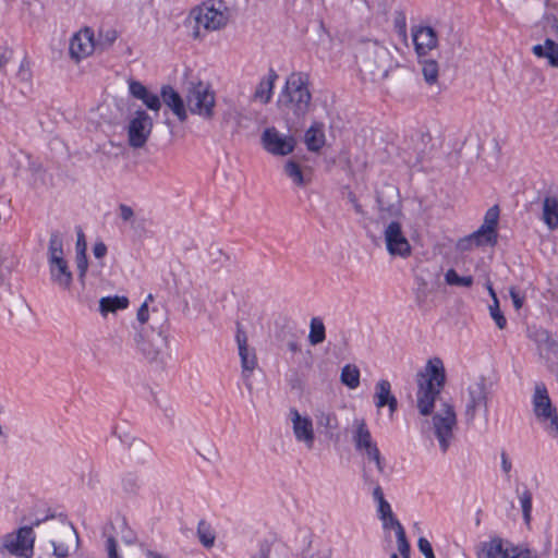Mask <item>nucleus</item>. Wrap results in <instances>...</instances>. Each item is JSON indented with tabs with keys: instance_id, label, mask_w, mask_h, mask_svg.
<instances>
[{
	"instance_id": "obj_1",
	"label": "nucleus",
	"mask_w": 558,
	"mask_h": 558,
	"mask_svg": "<svg viewBox=\"0 0 558 558\" xmlns=\"http://www.w3.org/2000/svg\"><path fill=\"white\" fill-rule=\"evenodd\" d=\"M355 56L361 72L374 82L386 78L389 71L397 65L390 49L376 39H361Z\"/></svg>"
},
{
	"instance_id": "obj_2",
	"label": "nucleus",
	"mask_w": 558,
	"mask_h": 558,
	"mask_svg": "<svg viewBox=\"0 0 558 558\" xmlns=\"http://www.w3.org/2000/svg\"><path fill=\"white\" fill-rule=\"evenodd\" d=\"M416 402L420 413L424 416L432 414L436 398L445 386L446 373L439 357L428 360L424 371L417 373Z\"/></svg>"
},
{
	"instance_id": "obj_3",
	"label": "nucleus",
	"mask_w": 558,
	"mask_h": 558,
	"mask_svg": "<svg viewBox=\"0 0 558 558\" xmlns=\"http://www.w3.org/2000/svg\"><path fill=\"white\" fill-rule=\"evenodd\" d=\"M311 101L307 75L302 72L292 73L286 82L279 104L300 119L308 112Z\"/></svg>"
},
{
	"instance_id": "obj_4",
	"label": "nucleus",
	"mask_w": 558,
	"mask_h": 558,
	"mask_svg": "<svg viewBox=\"0 0 558 558\" xmlns=\"http://www.w3.org/2000/svg\"><path fill=\"white\" fill-rule=\"evenodd\" d=\"M186 23L190 25L193 23L191 36L194 39H199L202 37L201 27L206 32H214L227 25L226 7L221 1L216 4L214 0H207L191 10Z\"/></svg>"
},
{
	"instance_id": "obj_5",
	"label": "nucleus",
	"mask_w": 558,
	"mask_h": 558,
	"mask_svg": "<svg viewBox=\"0 0 558 558\" xmlns=\"http://www.w3.org/2000/svg\"><path fill=\"white\" fill-rule=\"evenodd\" d=\"M477 558H538V555L526 544L515 545L508 539L494 536L489 541L481 543Z\"/></svg>"
},
{
	"instance_id": "obj_6",
	"label": "nucleus",
	"mask_w": 558,
	"mask_h": 558,
	"mask_svg": "<svg viewBox=\"0 0 558 558\" xmlns=\"http://www.w3.org/2000/svg\"><path fill=\"white\" fill-rule=\"evenodd\" d=\"M533 412L544 427V429L553 437L558 436V413L553 405L546 386L543 383L535 385L532 399Z\"/></svg>"
},
{
	"instance_id": "obj_7",
	"label": "nucleus",
	"mask_w": 558,
	"mask_h": 558,
	"mask_svg": "<svg viewBox=\"0 0 558 558\" xmlns=\"http://www.w3.org/2000/svg\"><path fill=\"white\" fill-rule=\"evenodd\" d=\"M48 531L53 536L51 544L53 554L58 558H65L70 549H75L78 545V535L74 526L63 518H51L47 525Z\"/></svg>"
},
{
	"instance_id": "obj_8",
	"label": "nucleus",
	"mask_w": 558,
	"mask_h": 558,
	"mask_svg": "<svg viewBox=\"0 0 558 558\" xmlns=\"http://www.w3.org/2000/svg\"><path fill=\"white\" fill-rule=\"evenodd\" d=\"M456 425L457 415L453 405L442 403L439 411L432 417V430L442 453H446L451 445Z\"/></svg>"
},
{
	"instance_id": "obj_9",
	"label": "nucleus",
	"mask_w": 558,
	"mask_h": 558,
	"mask_svg": "<svg viewBox=\"0 0 558 558\" xmlns=\"http://www.w3.org/2000/svg\"><path fill=\"white\" fill-rule=\"evenodd\" d=\"M464 416L466 424H472L480 411L487 420L488 416V389L483 377L472 383L464 397Z\"/></svg>"
},
{
	"instance_id": "obj_10",
	"label": "nucleus",
	"mask_w": 558,
	"mask_h": 558,
	"mask_svg": "<svg viewBox=\"0 0 558 558\" xmlns=\"http://www.w3.org/2000/svg\"><path fill=\"white\" fill-rule=\"evenodd\" d=\"M135 343L138 350L142 352L144 357L154 362L157 361L163 348L168 344V324L167 319H165L161 325L158 327V330L153 331L150 333L144 335L140 331L135 336Z\"/></svg>"
},
{
	"instance_id": "obj_11",
	"label": "nucleus",
	"mask_w": 558,
	"mask_h": 558,
	"mask_svg": "<svg viewBox=\"0 0 558 558\" xmlns=\"http://www.w3.org/2000/svg\"><path fill=\"white\" fill-rule=\"evenodd\" d=\"M529 338L536 344L538 354L558 379V342L543 328L529 329Z\"/></svg>"
},
{
	"instance_id": "obj_12",
	"label": "nucleus",
	"mask_w": 558,
	"mask_h": 558,
	"mask_svg": "<svg viewBox=\"0 0 558 558\" xmlns=\"http://www.w3.org/2000/svg\"><path fill=\"white\" fill-rule=\"evenodd\" d=\"M186 102L192 113L199 114L205 119H210L214 116V93L202 83L193 86L189 90Z\"/></svg>"
},
{
	"instance_id": "obj_13",
	"label": "nucleus",
	"mask_w": 558,
	"mask_h": 558,
	"mask_svg": "<svg viewBox=\"0 0 558 558\" xmlns=\"http://www.w3.org/2000/svg\"><path fill=\"white\" fill-rule=\"evenodd\" d=\"M34 532L31 526H23L16 533H10L3 538V548L17 557L29 558L33 555Z\"/></svg>"
},
{
	"instance_id": "obj_14",
	"label": "nucleus",
	"mask_w": 558,
	"mask_h": 558,
	"mask_svg": "<svg viewBox=\"0 0 558 558\" xmlns=\"http://www.w3.org/2000/svg\"><path fill=\"white\" fill-rule=\"evenodd\" d=\"M153 120L144 110H137L130 120L128 126L129 145L133 148H142L150 136Z\"/></svg>"
},
{
	"instance_id": "obj_15",
	"label": "nucleus",
	"mask_w": 558,
	"mask_h": 558,
	"mask_svg": "<svg viewBox=\"0 0 558 558\" xmlns=\"http://www.w3.org/2000/svg\"><path fill=\"white\" fill-rule=\"evenodd\" d=\"M384 239L386 248L391 256L407 258L411 255V244L398 221H391L388 223L384 231Z\"/></svg>"
},
{
	"instance_id": "obj_16",
	"label": "nucleus",
	"mask_w": 558,
	"mask_h": 558,
	"mask_svg": "<svg viewBox=\"0 0 558 558\" xmlns=\"http://www.w3.org/2000/svg\"><path fill=\"white\" fill-rule=\"evenodd\" d=\"M264 149L274 156H287L294 150L295 140L290 135H282L271 126L264 130L260 137Z\"/></svg>"
},
{
	"instance_id": "obj_17",
	"label": "nucleus",
	"mask_w": 558,
	"mask_h": 558,
	"mask_svg": "<svg viewBox=\"0 0 558 558\" xmlns=\"http://www.w3.org/2000/svg\"><path fill=\"white\" fill-rule=\"evenodd\" d=\"M290 418L295 439L299 442H303L306 448L312 449L315 441L312 418L302 416L296 409L290 410Z\"/></svg>"
},
{
	"instance_id": "obj_18",
	"label": "nucleus",
	"mask_w": 558,
	"mask_h": 558,
	"mask_svg": "<svg viewBox=\"0 0 558 558\" xmlns=\"http://www.w3.org/2000/svg\"><path fill=\"white\" fill-rule=\"evenodd\" d=\"M412 39L417 58L428 56V52L437 47L438 37L430 26H417L412 28Z\"/></svg>"
},
{
	"instance_id": "obj_19",
	"label": "nucleus",
	"mask_w": 558,
	"mask_h": 558,
	"mask_svg": "<svg viewBox=\"0 0 558 558\" xmlns=\"http://www.w3.org/2000/svg\"><path fill=\"white\" fill-rule=\"evenodd\" d=\"M376 201L380 217H393L400 213L399 192L393 185H386L377 192Z\"/></svg>"
},
{
	"instance_id": "obj_20",
	"label": "nucleus",
	"mask_w": 558,
	"mask_h": 558,
	"mask_svg": "<svg viewBox=\"0 0 558 558\" xmlns=\"http://www.w3.org/2000/svg\"><path fill=\"white\" fill-rule=\"evenodd\" d=\"M94 48V33L89 28H85L72 37L69 51L72 59L80 61L88 57Z\"/></svg>"
},
{
	"instance_id": "obj_21",
	"label": "nucleus",
	"mask_w": 558,
	"mask_h": 558,
	"mask_svg": "<svg viewBox=\"0 0 558 558\" xmlns=\"http://www.w3.org/2000/svg\"><path fill=\"white\" fill-rule=\"evenodd\" d=\"M50 280L62 290H70L73 283V274L64 257L48 259Z\"/></svg>"
},
{
	"instance_id": "obj_22",
	"label": "nucleus",
	"mask_w": 558,
	"mask_h": 558,
	"mask_svg": "<svg viewBox=\"0 0 558 558\" xmlns=\"http://www.w3.org/2000/svg\"><path fill=\"white\" fill-rule=\"evenodd\" d=\"M235 338L239 347L242 373L244 376H250L257 365L255 351L248 348L246 333L240 328H238Z\"/></svg>"
},
{
	"instance_id": "obj_23",
	"label": "nucleus",
	"mask_w": 558,
	"mask_h": 558,
	"mask_svg": "<svg viewBox=\"0 0 558 558\" xmlns=\"http://www.w3.org/2000/svg\"><path fill=\"white\" fill-rule=\"evenodd\" d=\"M161 101L171 109L180 122L187 119L184 101L180 94L170 85H165L160 90Z\"/></svg>"
},
{
	"instance_id": "obj_24",
	"label": "nucleus",
	"mask_w": 558,
	"mask_h": 558,
	"mask_svg": "<svg viewBox=\"0 0 558 558\" xmlns=\"http://www.w3.org/2000/svg\"><path fill=\"white\" fill-rule=\"evenodd\" d=\"M375 405L380 409L384 407L389 408L390 414H393L398 408L397 398L391 393L390 383L386 379H380L375 387Z\"/></svg>"
},
{
	"instance_id": "obj_25",
	"label": "nucleus",
	"mask_w": 558,
	"mask_h": 558,
	"mask_svg": "<svg viewBox=\"0 0 558 558\" xmlns=\"http://www.w3.org/2000/svg\"><path fill=\"white\" fill-rule=\"evenodd\" d=\"M354 425L356 430L353 435V441L357 451L364 450V453L372 451L373 448H377L376 444L372 440V435L366 426L364 420H355Z\"/></svg>"
},
{
	"instance_id": "obj_26",
	"label": "nucleus",
	"mask_w": 558,
	"mask_h": 558,
	"mask_svg": "<svg viewBox=\"0 0 558 558\" xmlns=\"http://www.w3.org/2000/svg\"><path fill=\"white\" fill-rule=\"evenodd\" d=\"M284 173L299 187H304L311 182V171H304L294 160L290 159L284 165Z\"/></svg>"
},
{
	"instance_id": "obj_27",
	"label": "nucleus",
	"mask_w": 558,
	"mask_h": 558,
	"mask_svg": "<svg viewBox=\"0 0 558 558\" xmlns=\"http://www.w3.org/2000/svg\"><path fill=\"white\" fill-rule=\"evenodd\" d=\"M304 141L310 151H318L325 145L324 123L314 122L305 132Z\"/></svg>"
},
{
	"instance_id": "obj_28",
	"label": "nucleus",
	"mask_w": 558,
	"mask_h": 558,
	"mask_svg": "<svg viewBox=\"0 0 558 558\" xmlns=\"http://www.w3.org/2000/svg\"><path fill=\"white\" fill-rule=\"evenodd\" d=\"M277 78L278 74L270 69L267 77L262 78L258 83L254 93V99L259 100L262 104H268L271 99L274 85Z\"/></svg>"
},
{
	"instance_id": "obj_29",
	"label": "nucleus",
	"mask_w": 558,
	"mask_h": 558,
	"mask_svg": "<svg viewBox=\"0 0 558 558\" xmlns=\"http://www.w3.org/2000/svg\"><path fill=\"white\" fill-rule=\"evenodd\" d=\"M542 219L549 230L558 228V198L556 196L544 198Z\"/></svg>"
},
{
	"instance_id": "obj_30",
	"label": "nucleus",
	"mask_w": 558,
	"mask_h": 558,
	"mask_svg": "<svg viewBox=\"0 0 558 558\" xmlns=\"http://www.w3.org/2000/svg\"><path fill=\"white\" fill-rule=\"evenodd\" d=\"M537 58L547 59L549 65L558 68V44L551 39H546L543 45H535L532 48Z\"/></svg>"
},
{
	"instance_id": "obj_31",
	"label": "nucleus",
	"mask_w": 558,
	"mask_h": 558,
	"mask_svg": "<svg viewBox=\"0 0 558 558\" xmlns=\"http://www.w3.org/2000/svg\"><path fill=\"white\" fill-rule=\"evenodd\" d=\"M129 305V299L126 296H105L99 301V311L102 316H107L109 313H116L118 310H124Z\"/></svg>"
},
{
	"instance_id": "obj_32",
	"label": "nucleus",
	"mask_w": 558,
	"mask_h": 558,
	"mask_svg": "<svg viewBox=\"0 0 558 558\" xmlns=\"http://www.w3.org/2000/svg\"><path fill=\"white\" fill-rule=\"evenodd\" d=\"M418 63L422 66V74L424 76L425 82L433 86L438 82L439 75V65L438 62L434 59L426 57L418 58Z\"/></svg>"
},
{
	"instance_id": "obj_33",
	"label": "nucleus",
	"mask_w": 558,
	"mask_h": 558,
	"mask_svg": "<svg viewBox=\"0 0 558 558\" xmlns=\"http://www.w3.org/2000/svg\"><path fill=\"white\" fill-rule=\"evenodd\" d=\"M341 383L350 389H355L360 386V369L353 364H347L341 369Z\"/></svg>"
},
{
	"instance_id": "obj_34",
	"label": "nucleus",
	"mask_w": 558,
	"mask_h": 558,
	"mask_svg": "<svg viewBox=\"0 0 558 558\" xmlns=\"http://www.w3.org/2000/svg\"><path fill=\"white\" fill-rule=\"evenodd\" d=\"M326 338L325 325L318 317H314L310 324L308 341L312 345L322 343Z\"/></svg>"
},
{
	"instance_id": "obj_35",
	"label": "nucleus",
	"mask_w": 558,
	"mask_h": 558,
	"mask_svg": "<svg viewBox=\"0 0 558 558\" xmlns=\"http://www.w3.org/2000/svg\"><path fill=\"white\" fill-rule=\"evenodd\" d=\"M60 257H64L63 239L59 231H52L48 244V259Z\"/></svg>"
},
{
	"instance_id": "obj_36",
	"label": "nucleus",
	"mask_w": 558,
	"mask_h": 558,
	"mask_svg": "<svg viewBox=\"0 0 558 558\" xmlns=\"http://www.w3.org/2000/svg\"><path fill=\"white\" fill-rule=\"evenodd\" d=\"M429 293L427 282L423 278H416L415 302L420 308L425 310L429 306Z\"/></svg>"
},
{
	"instance_id": "obj_37",
	"label": "nucleus",
	"mask_w": 558,
	"mask_h": 558,
	"mask_svg": "<svg viewBox=\"0 0 558 558\" xmlns=\"http://www.w3.org/2000/svg\"><path fill=\"white\" fill-rule=\"evenodd\" d=\"M470 235L473 238V240H474L475 244H477V246H486V245L495 246L498 241V236H496L490 231H487V229H485L482 226L476 231L471 233Z\"/></svg>"
},
{
	"instance_id": "obj_38",
	"label": "nucleus",
	"mask_w": 558,
	"mask_h": 558,
	"mask_svg": "<svg viewBox=\"0 0 558 558\" xmlns=\"http://www.w3.org/2000/svg\"><path fill=\"white\" fill-rule=\"evenodd\" d=\"M197 536L199 542L206 548H210L215 543V534L210 525L205 521L201 520L197 525Z\"/></svg>"
},
{
	"instance_id": "obj_39",
	"label": "nucleus",
	"mask_w": 558,
	"mask_h": 558,
	"mask_svg": "<svg viewBox=\"0 0 558 558\" xmlns=\"http://www.w3.org/2000/svg\"><path fill=\"white\" fill-rule=\"evenodd\" d=\"M445 281L449 286L471 287L473 284L472 276H459L454 269H448L445 274Z\"/></svg>"
},
{
	"instance_id": "obj_40",
	"label": "nucleus",
	"mask_w": 558,
	"mask_h": 558,
	"mask_svg": "<svg viewBox=\"0 0 558 558\" xmlns=\"http://www.w3.org/2000/svg\"><path fill=\"white\" fill-rule=\"evenodd\" d=\"M122 489L128 495H135L141 488V480L137 474L128 473L121 481Z\"/></svg>"
},
{
	"instance_id": "obj_41",
	"label": "nucleus",
	"mask_w": 558,
	"mask_h": 558,
	"mask_svg": "<svg viewBox=\"0 0 558 558\" xmlns=\"http://www.w3.org/2000/svg\"><path fill=\"white\" fill-rule=\"evenodd\" d=\"M498 220H499V208L497 205H495L486 211L482 227H484L485 229H487V231H490L496 236H498V233H497Z\"/></svg>"
},
{
	"instance_id": "obj_42",
	"label": "nucleus",
	"mask_w": 558,
	"mask_h": 558,
	"mask_svg": "<svg viewBox=\"0 0 558 558\" xmlns=\"http://www.w3.org/2000/svg\"><path fill=\"white\" fill-rule=\"evenodd\" d=\"M363 478L365 483L374 485L373 497L375 500H377L378 502L386 500L384 497L383 489L378 484V478L375 476L374 472H372L367 466L363 469Z\"/></svg>"
},
{
	"instance_id": "obj_43",
	"label": "nucleus",
	"mask_w": 558,
	"mask_h": 558,
	"mask_svg": "<svg viewBox=\"0 0 558 558\" xmlns=\"http://www.w3.org/2000/svg\"><path fill=\"white\" fill-rule=\"evenodd\" d=\"M365 456L367 462L364 468L367 466L373 472L371 464H374L378 474L385 473L386 463L378 448H373V450L367 452Z\"/></svg>"
},
{
	"instance_id": "obj_44",
	"label": "nucleus",
	"mask_w": 558,
	"mask_h": 558,
	"mask_svg": "<svg viewBox=\"0 0 558 558\" xmlns=\"http://www.w3.org/2000/svg\"><path fill=\"white\" fill-rule=\"evenodd\" d=\"M521 508H522V514L523 520L526 525H530L532 520V493L525 488L520 495H519Z\"/></svg>"
},
{
	"instance_id": "obj_45",
	"label": "nucleus",
	"mask_w": 558,
	"mask_h": 558,
	"mask_svg": "<svg viewBox=\"0 0 558 558\" xmlns=\"http://www.w3.org/2000/svg\"><path fill=\"white\" fill-rule=\"evenodd\" d=\"M489 312H490V316L495 320L497 327L499 329H504L507 325V319L500 311L499 301L497 298H495V302H493V304L489 305Z\"/></svg>"
},
{
	"instance_id": "obj_46",
	"label": "nucleus",
	"mask_w": 558,
	"mask_h": 558,
	"mask_svg": "<svg viewBox=\"0 0 558 558\" xmlns=\"http://www.w3.org/2000/svg\"><path fill=\"white\" fill-rule=\"evenodd\" d=\"M317 424L324 426L327 429H336L338 427V421L333 413L320 412L317 416Z\"/></svg>"
},
{
	"instance_id": "obj_47",
	"label": "nucleus",
	"mask_w": 558,
	"mask_h": 558,
	"mask_svg": "<svg viewBox=\"0 0 558 558\" xmlns=\"http://www.w3.org/2000/svg\"><path fill=\"white\" fill-rule=\"evenodd\" d=\"M197 453L206 461L214 462L219 458V451L213 444H204Z\"/></svg>"
},
{
	"instance_id": "obj_48",
	"label": "nucleus",
	"mask_w": 558,
	"mask_h": 558,
	"mask_svg": "<svg viewBox=\"0 0 558 558\" xmlns=\"http://www.w3.org/2000/svg\"><path fill=\"white\" fill-rule=\"evenodd\" d=\"M143 104L153 111H158L161 108V97L157 94H153L149 90L146 93V96L141 98Z\"/></svg>"
},
{
	"instance_id": "obj_49",
	"label": "nucleus",
	"mask_w": 558,
	"mask_h": 558,
	"mask_svg": "<svg viewBox=\"0 0 558 558\" xmlns=\"http://www.w3.org/2000/svg\"><path fill=\"white\" fill-rule=\"evenodd\" d=\"M129 92L134 98L141 100L146 96L148 89L141 82L131 80L129 81Z\"/></svg>"
},
{
	"instance_id": "obj_50",
	"label": "nucleus",
	"mask_w": 558,
	"mask_h": 558,
	"mask_svg": "<svg viewBox=\"0 0 558 558\" xmlns=\"http://www.w3.org/2000/svg\"><path fill=\"white\" fill-rule=\"evenodd\" d=\"M398 550L400 551L402 558H410V544L407 539L404 530L398 532Z\"/></svg>"
},
{
	"instance_id": "obj_51",
	"label": "nucleus",
	"mask_w": 558,
	"mask_h": 558,
	"mask_svg": "<svg viewBox=\"0 0 558 558\" xmlns=\"http://www.w3.org/2000/svg\"><path fill=\"white\" fill-rule=\"evenodd\" d=\"M393 26H395V29L397 31V33L405 38L407 37V22H405V15L398 11L396 12L395 14V19H393Z\"/></svg>"
},
{
	"instance_id": "obj_52",
	"label": "nucleus",
	"mask_w": 558,
	"mask_h": 558,
	"mask_svg": "<svg viewBox=\"0 0 558 558\" xmlns=\"http://www.w3.org/2000/svg\"><path fill=\"white\" fill-rule=\"evenodd\" d=\"M378 514L380 520H383L384 529H388L387 518L392 513L391 507L387 500H383L378 502Z\"/></svg>"
},
{
	"instance_id": "obj_53",
	"label": "nucleus",
	"mask_w": 558,
	"mask_h": 558,
	"mask_svg": "<svg viewBox=\"0 0 558 558\" xmlns=\"http://www.w3.org/2000/svg\"><path fill=\"white\" fill-rule=\"evenodd\" d=\"M76 266L78 270V278L83 280L88 268L86 252L76 253Z\"/></svg>"
},
{
	"instance_id": "obj_54",
	"label": "nucleus",
	"mask_w": 558,
	"mask_h": 558,
	"mask_svg": "<svg viewBox=\"0 0 558 558\" xmlns=\"http://www.w3.org/2000/svg\"><path fill=\"white\" fill-rule=\"evenodd\" d=\"M474 247H478V246H477V244H475L473 238L470 234L464 238L459 239L456 244V248L460 252L472 251Z\"/></svg>"
},
{
	"instance_id": "obj_55",
	"label": "nucleus",
	"mask_w": 558,
	"mask_h": 558,
	"mask_svg": "<svg viewBox=\"0 0 558 558\" xmlns=\"http://www.w3.org/2000/svg\"><path fill=\"white\" fill-rule=\"evenodd\" d=\"M417 546L420 551L425 556V558H435L433 547L427 538L420 537Z\"/></svg>"
},
{
	"instance_id": "obj_56",
	"label": "nucleus",
	"mask_w": 558,
	"mask_h": 558,
	"mask_svg": "<svg viewBox=\"0 0 558 558\" xmlns=\"http://www.w3.org/2000/svg\"><path fill=\"white\" fill-rule=\"evenodd\" d=\"M118 38V33L116 29H107V31H100L99 32V39L101 44L110 46L112 45L116 39Z\"/></svg>"
},
{
	"instance_id": "obj_57",
	"label": "nucleus",
	"mask_w": 558,
	"mask_h": 558,
	"mask_svg": "<svg viewBox=\"0 0 558 558\" xmlns=\"http://www.w3.org/2000/svg\"><path fill=\"white\" fill-rule=\"evenodd\" d=\"M106 548H107V551H108V558H122L118 554V544H117V541H116V538L113 536H110V537L107 538Z\"/></svg>"
},
{
	"instance_id": "obj_58",
	"label": "nucleus",
	"mask_w": 558,
	"mask_h": 558,
	"mask_svg": "<svg viewBox=\"0 0 558 558\" xmlns=\"http://www.w3.org/2000/svg\"><path fill=\"white\" fill-rule=\"evenodd\" d=\"M347 198H348V202L353 206V208L357 215L365 216V210L363 209L362 205L359 203V201L353 192L348 191Z\"/></svg>"
},
{
	"instance_id": "obj_59",
	"label": "nucleus",
	"mask_w": 558,
	"mask_h": 558,
	"mask_svg": "<svg viewBox=\"0 0 558 558\" xmlns=\"http://www.w3.org/2000/svg\"><path fill=\"white\" fill-rule=\"evenodd\" d=\"M511 300L513 302V306L515 310H520L523 306L524 296H522L514 287H511L509 290Z\"/></svg>"
},
{
	"instance_id": "obj_60",
	"label": "nucleus",
	"mask_w": 558,
	"mask_h": 558,
	"mask_svg": "<svg viewBox=\"0 0 558 558\" xmlns=\"http://www.w3.org/2000/svg\"><path fill=\"white\" fill-rule=\"evenodd\" d=\"M148 318H149V311H148V305H147V301H145L138 308L137 311V320L141 323V324H145L148 322Z\"/></svg>"
},
{
	"instance_id": "obj_61",
	"label": "nucleus",
	"mask_w": 558,
	"mask_h": 558,
	"mask_svg": "<svg viewBox=\"0 0 558 558\" xmlns=\"http://www.w3.org/2000/svg\"><path fill=\"white\" fill-rule=\"evenodd\" d=\"M500 458H501V469H502V472L507 475V477H509V474H510L511 469H512V463L509 460L508 454L505 451H501Z\"/></svg>"
},
{
	"instance_id": "obj_62",
	"label": "nucleus",
	"mask_w": 558,
	"mask_h": 558,
	"mask_svg": "<svg viewBox=\"0 0 558 558\" xmlns=\"http://www.w3.org/2000/svg\"><path fill=\"white\" fill-rule=\"evenodd\" d=\"M87 244L82 229L77 230L76 253L86 252Z\"/></svg>"
},
{
	"instance_id": "obj_63",
	"label": "nucleus",
	"mask_w": 558,
	"mask_h": 558,
	"mask_svg": "<svg viewBox=\"0 0 558 558\" xmlns=\"http://www.w3.org/2000/svg\"><path fill=\"white\" fill-rule=\"evenodd\" d=\"M119 209H120V217L122 218V220H124V221L132 220V218L134 216V211L130 206L121 204L119 206Z\"/></svg>"
},
{
	"instance_id": "obj_64",
	"label": "nucleus",
	"mask_w": 558,
	"mask_h": 558,
	"mask_svg": "<svg viewBox=\"0 0 558 558\" xmlns=\"http://www.w3.org/2000/svg\"><path fill=\"white\" fill-rule=\"evenodd\" d=\"M93 253L96 258H102L107 254V246L104 242L95 243Z\"/></svg>"
}]
</instances>
